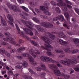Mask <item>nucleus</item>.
<instances>
[{
	"instance_id": "f257e3e1",
	"label": "nucleus",
	"mask_w": 79,
	"mask_h": 79,
	"mask_svg": "<svg viewBox=\"0 0 79 79\" xmlns=\"http://www.w3.org/2000/svg\"><path fill=\"white\" fill-rule=\"evenodd\" d=\"M46 36L47 37H41V39H43V40H44L45 43L44 44L45 46L48 48H46V50L48 51H52V50L53 49V47L52 46L50 45V44H52V41L50 40V39L48 38H51V39L54 40L55 39V35L51 34L49 32H47L46 33Z\"/></svg>"
},
{
	"instance_id": "f03ea898",
	"label": "nucleus",
	"mask_w": 79,
	"mask_h": 79,
	"mask_svg": "<svg viewBox=\"0 0 79 79\" xmlns=\"http://www.w3.org/2000/svg\"><path fill=\"white\" fill-rule=\"evenodd\" d=\"M22 55L23 56H24V57H28L30 63L33 65L35 66V65H37V63L34 61V59L33 58V57L31 56H29V54H22Z\"/></svg>"
},
{
	"instance_id": "7ed1b4c3",
	"label": "nucleus",
	"mask_w": 79,
	"mask_h": 79,
	"mask_svg": "<svg viewBox=\"0 0 79 79\" xmlns=\"http://www.w3.org/2000/svg\"><path fill=\"white\" fill-rule=\"evenodd\" d=\"M30 54L32 55V56H33V57L35 58L36 57V55L37 54H40V53L39 52L37 51H35L34 52V50L31 49L30 50L29 52Z\"/></svg>"
},
{
	"instance_id": "20e7f679",
	"label": "nucleus",
	"mask_w": 79,
	"mask_h": 79,
	"mask_svg": "<svg viewBox=\"0 0 79 79\" xmlns=\"http://www.w3.org/2000/svg\"><path fill=\"white\" fill-rule=\"evenodd\" d=\"M57 5V6H61L62 10H63V11H67L68 9L66 7L63 8V6L66 5L65 3H63L62 2H60L58 3Z\"/></svg>"
},
{
	"instance_id": "39448f33",
	"label": "nucleus",
	"mask_w": 79,
	"mask_h": 79,
	"mask_svg": "<svg viewBox=\"0 0 79 79\" xmlns=\"http://www.w3.org/2000/svg\"><path fill=\"white\" fill-rule=\"evenodd\" d=\"M65 51L67 53H76L79 52V50L77 49H75V50H72L69 49H65Z\"/></svg>"
},
{
	"instance_id": "423d86ee",
	"label": "nucleus",
	"mask_w": 79,
	"mask_h": 79,
	"mask_svg": "<svg viewBox=\"0 0 79 79\" xmlns=\"http://www.w3.org/2000/svg\"><path fill=\"white\" fill-rule=\"evenodd\" d=\"M3 40L5 41H8L10 43H11V44H15V42L13 41V39L10 37H9V36L7 37L6 39L5 38H3Z\"/></svg>"
},
{
	"instance_id": "0eeeda50",
	"label": "nucleus",
	"mask_w": 79,
	"mask_h": 79,
	"mask_svg": "<svg viewBox=\"0 0 79 79\" xmlns=\"http://www.w3.org/2000/svg\"><path fill=\"white\" fill-rule=\"evenodd\" d=\"M22 21L23 23H24L25 24V25H26V26L28 27H29V28H30V29H33V28L31 27H30L29 26L27 25V24H29V25H30V26H32V23L31 22L28 21L27 22H26L25 23V21H24V20H23Z\"/></svg>"
},
{
	"instance_id": "6e6552de",
	"label": "nucleus",
	"mask_w": 79,
	"mask_h": 79,
	"mask_svg": "<svg viewBox=\"0 0 79 79\" xmlns=\"http://www.w3.org/2000/svg\"><path fill=\"white\" fill-rule=\"evenodd\" d=\"M58 19H59V20H60L62 21H64L65 20L64 19V18L63 17V16L62 15H60L58 16V17L55 18L53 19V20L54 21H57Z\"/></svg>"
},
{
	"instance_id": "1a4fd4ad",
	"label": "nucleus",
	"mask_w": 79,
	"mask_h": 79,
	"mask_svg": "<svg viewBox=\"0 0 79 79\" xmlns=\"http://www.w3.org/2000/svg\"><path fill=\"white\" fill-rule=\"evenodd\" d=\"M57 41L58 43L60 44L61 45H66L68 44V42H66L63 40L60 39H58L57 40Z\"/></svg>"
},
{
	"instance_id": "9d476101",
	"label": "nucleus",
	"mask_w": 79,
	"mask_h": 79,
	"mask_svg": "<svg viewBox=\"0 0 79 79\" xmlns=\"http://www.w3.org/2000/svg\"><path fill=\"white\" fill-rule=\"evenodd\" d=\"M0 53H5V55H6L8 57H10V54L7 52H5V49L4 48H1L0 50Z\"/></svg>"
},
{
	"instance_id": "9b49d317",
	"label": "nucleus",
	"mask_w": 79,
	"mask_h": 79,
	"mask_svg": "<svg viewBox=\"0 0 79 79\" xmlns=\"http://www.w3.org/2000/svg\"><path fill=\"white\" fill-rule=\"evenodd\" d=\"M7 6L10 9V10H13L15 12H16L17 11H18V9L16 8V7H13L11 6V5L10 3H7L6 4Z\"/></svg>"
},
{
	"instance_id": "f8f14e48",
	"label": "nucleus",
	"mask_w": 79,
	"mask_h": 79,
	"mask_svg": "<svg viewBox=\"0 0 79 79\" xmlns=\"http://www.w3.org/2000/svg\"><path fill=\"white\" fill-rule=\"evenodd\" d=\"M23 30L25 31V32L26 33V34H29V35H33V33H32V31L30 30L27 28H25V30H24V29H23Z\"/></svg>"
},
{
	"instance_id": "ddd939ff",
	"label": "nucleus",
	"mask_w": 79,
	"mask_h": 79,
	"mask_svg": "<svg viewBox=\"0 0 79 79\" xmlns=\"http://www.w3.org/2000/svg\"><path fill=\"white\" fill-rule=\"evenodd\" d=\"M42 25L43 26L45 27H47V28H48V27H53V25L51 24L50 26V24H48V23L45 22H43L42 24Z\"/></svg>"
},
{
	"instance_id": "4468645a",
	"label": "nucleus",
	"mask_w": 79,
	"mask_h": 79,
	"mask_svg": "<svg viewBox=\"0 0 79 79\" xmlns=\"http://www.w3.org/2000/svg\"><path fill=\"white\" fill-rule=\"evenodd\" d=\"M53 72L55 74H56V75L61 76L62 73H61L59 70L55 69L54 71Z\"/></svg>"
},
{
	"instance_id": "2eb2a0df",
	"label": "nucleus",
	"mask_w": 79,
	"mask_h": 79,
	"mask_svg": "<svg viewBox=\"0 0 79 79\" xmlns=\"http://www.w3.org/2000/svg\"><path fill=\"white\" fill-rule=\"evenodd\" d=\"M46 62L48 63H51V62H52L53 63H55L56 62V61L53 60V59H52V58L47 57V59Z\"/></svg>"
},
{
	"instance_id": "dca6fc26",
	"label": "nucleus",
	"mask_w": 79,
	"mask_h": 79,
	"mask_svg": "<svg viewBox=\"0 0 79 79\" xmlns=\"http://www.w3.org/2000/svg\"><path fill=\"white\" fill-rule=\"evenodd\" d=\"M72 39L73 40V42L77 46H79V39L74 38H73Z\"/></svg>"
},
{
	"instance_id": "f3484780",
	"label": "nucleus",
	"mask_w": 79,
	"mask_h": 79,
	"mask_svg": "<svg viewBox=\"0 0 79 79\" xmlns=\"http://www.w3.org/2000/svg\"><path fill=\"white\" fill-rule=\"evenodd\" d=\"M47 56H42L40 57V60L42 61H45L46 62V61H47Z\"/></svg>"
},
{
	"instance_id": "a211bd4d",
	"label": "nucleus",
	"mask_w": 79,
	"mask_h": 79,
	"mask_svg": "<svg viewBox=\"0 0 79 79\" xmlns=\"http://www.w3.org/2000/svg\"><path fill=\"white\" fill-rule=\"evenodd\" d=\"M49 67L51 69H58V68L56 65L54 64H49Z\"/></svg>"
},
{
	"instance_id": "6ab92c4d",
	"label": "nucleus",
	"mask_w": 79,
	"mask_h": 79,
	"mask_svg": "<svg viewBox=\"0 0 79 79\" xmlns=\"http://www.w3.org/2000/svg\"><path fill=\"white\" fill-rule=\"evenodd\" d=\"M61 76H63V77H64V78L67 79H69V77H70L69 75L63 73H62Z\"/></svg>"
},
{
	"instance_id": "aec40b11",
	"label": "nucleus",
	"mask_w": 79,
	"mask_h": 79,
	"mask_svg": "<svg viewBox=\"0 0 79 79\" xmlns=\"http://www.w3.org/2000/svg\"><path fill=\"white\" fill-rule=\"evenodd\" d=\"M7 18L9 19V21L11 22L13 21V17L10 15H7Z\"/></svg>"
},
{
	"instance_id": "412c9836",
	"label": "nucleus",
	"mask_w": 79,
	"mask_h": 79,
	"mask_svg": "<svg viewBox=\"0 0 79 79\" xmlns=\"http://www.w3.org/2000/svg\"><path fill=\"white\" fill-rule=\"evenodd\" d=\"M69 61L73 64H76L77 63V61L76 60H74L72 59H69Z\"/></svg>"
},
{
	"instance_id": "4be33fe9",
	"label": "nucleus",
	"mask_w": 79,
	"mask_h": 79,
	"mask_svg": "<svg viewBox=\"0 0 79 79\" xmlns=\"http://www.w3.org/2000/svg\"><path fill=\"white\" fill-rule=\"evenodd\" d=\"M1 23L3 26H5L6 25V22L5 20H3L2 18H1Z\"/></svg>"
},
{
	"instance_id": "5701e85b",
	"label": "nucleus",
	"mask_w": 79,
	"mask_h": 79,
	"mask_svg": "<svg viewBox=\"0 0 79 79\" xmlns=\"http://www.w3.org/2000/svg\"><path fill=\"white\" fill-rule=\"evenodd\" d=\"M58 34V37H61V38H65V37H66V36L63 33H59Z\"/></svg>"
},
{
	"instance_id": "b1692460",
	"label": "nucleus",
	"mask_w": 79,
	"mask_h": 79,
	"mask_svg": "<svg viewBox=\"0 0 79 79\" xmlns=\"http://www.w3.org/2000/svg\"><path fill=\"white\" fill-rule=\"evenodd\" d=\"M35 27L37 29H38V30H39L40 32H42V31H44V29L42 28L41 29L39 25H36Z\"/></svg>"
},
{
	"instance_id": "393cba45",
	"label": "nucleus",
	"mask_w": 79,
	"mask_h": 79,
	"mask_svg": "<svg viewBox=\"0 0 79 79\" xmlns=\"http://www.w3.org/2000/svg\"><path fill=\"white\" fill-rule=\"evenodd\" d=\"M22 66L24 68L27 67V66H28L27 62L26 61H23L22 64Z\"/></svg>"
},
{
	"instance_id": "a878e982",
	"label": "nucleus",
	"mask_w": 79,
	"mask_h": 79,
	"mask_svg": "<svg viewBox=\"0 0 79 79\" xmlns=\"http://www.w3.org/2000/svg\"><path fill=\"white\" fill-rule=\"evenodd\" d=\"M25 48L24 47L20 48L17 50V52H23V51L25 50Z\"/></svg>"
},
{
	"instance_id": "bb28decb",
	"label": "nucleus",
	"mask_w": 79,
	"mask_h": 79,
	"mask_svg": "<svg viewBox=\"0 0 79 79\" xmlns=\"http://www.w3.org/2000/svg\"><path fill=\"white\" fill-rule=\"evenodd\" d=\"M55 51L57 53H61L63 52V50L60 49H56L55 50Z\"/></svg>"
},
{
	"instance_id": "cd10ccee",
	"label": "nucleus",
	"mask_w": 79,
	"mask_h": 79,
	"mask_svg": "<svg viewBox=\"0 0 79 79\" xmlns=\"http://www.w3.org/2000/svg\"><path fill=\"white\" fill-rule=\"evenodd\" d=\"M33 20L34 21L35 23H40V21L38 20L36 18L34 17L33 18Z\"/></svg>"
},
{
	"instance_id": "c85d7f7f",
	"label": "nucleus",
	"mask_w": 79,
	"mask_h": 79,
	"mask_svg": "<svg viewBox=\"0 0 79 79\" xmlns=\"http://www.w3.org/2000/svg\"><path fill=\"white\" fill-rule=\"evenodd\" d=\"M40 65L41 66L42 68H43V70H45V69H46V67H45L44 64L42 63Z\"/></svg>"
},
{
	"instance_id": "c756f323",
	"label": "nucleus",
	"mask_w": 79,
	"mask_h": 79,
	"mask_svg": "<svg viewBox=\"0 0 79 79\" xmlns=\"http://www.w3.org/2000/svg\"><path fill=\"white\" fill-rule=\"evenodd\" d=\"M55 10L56 12H57V13H60V12H61V10H60V8L58 7L56 8Z\"/></svg>"
},
{
	"instance_id": "7c9ffc66",
	"label": "nucleus",
	"mask_w": 79,
	"mask_h": 79,
	"mask_svg": "<svg viewBox=\"0 0 79 79\" xmlns=\"http://www.w3.org/2000/svg\"><path fill=\"white\" fill-rule=\"evenodd\" d=\"M44 14H45V15H51V14L48 11H47L45 10H44Z\"/></svg>"
},
{
	"instance_id": "2f4dec72",
	"label": "nucleus",
	"mask_w": 79,
	"mask_h": 79,
	"mask_svg": "<svg viewBox=\"0 0 79 79\" xmlns=\"http://www.w3.org/2000/svg\"><path fill=\"white\" fill-rule=\"evenodd\" d=\"M65 64L67 66H69L70 65H71V63H70V62H69L67 60L65 61V64Z\"/></svg>"
},
{
	"instance_id": "473e14b6",
	"label": "nucleus",
	"mask_w": 79,
	"mask_h": 79,
	"mask_svg": "<svg viewBox=\"0 0 79 79\" xmlns=\"http://www.w3.org/2000/svg\"><path fill=\"white\" fill-rule=\"evenodd\" d=\"M31 43L33 45H34L35 46H37V43H36V42H35L34 41L31 40Z\"/></svg>"
},
{
	"instance_id": "72a5a7b5",
	"label": "nucleus",
	"mask_w": 79,
	"mask_h": 79,
	"mask_svg": "<svg viewBox=\"0 0 79 79\" xmlns=\"http://www.w3.org/2000/svg\"><path fill=\"white\" fill-rule=\"evenodd\" d=\"M21 7L23 9V10H25L27 12H29V10H28V9L27 8L24 6H21Z\"/></svg>"
},
{
	"instance_id": "f704fd0d",
	"label": "nucleus",
	"mask_w": 79,
	"mask_h": 79,
	"mask_svg": "<svg viewBox=\"0 0 79 79\" xmlns=\"http://www.w3.org/2000/svg\"><path fill=\"white\" fill-rule=\"evenodd\" d=\"M35 69L38 71H41L42 70V68L40 67H37L35 68Z\"/></svg>"
},
{
	"instance_id": "c9c22d12",
	"label": "nucleus",
	"mask_w": 79,
	"mask_h": 79,
	"mask_svg": "<svg viewBox=\"0 0 79 79\" xmlns=\"http://www.w3.org/2000/svg\"><path fill=\"white\" fill-rule=\"evenodd\" d=\"M15 68L18 69H21V68H22V66H20V65H19V64L18 65H16Z\"/></svg>"
},
{
	"instance_id": "e433bc0d",
	"label": "nucleus",
	"mask_w": 79,
	"mask_h": 79,
	"mask_svg": "<svg viewBox=\"0 0 79 79\" xmlns=\"http://www.w3.org/2000/svg\"><path fill=\"white\" fill-rule=\"evenodd\" d=\"M64 15L65 17L67 19V20H68V18H69V14L68 13H64Z\"/></svg>"
},
{
	"instance_id": "4c0bfd02",
	"label": "nucleus",
	"mask_w": 79,
	"mask_h": 79,
	"mask_svg": "<svg viewBox=\"0 0 79 79\" xmlns=\"http://www.w3.org/2000/svg\"><path fill=\"white\" fill-rule=\"evenodd\" d=\"M28 70L29 71V72L31 73L32 74H35V73L34 72H33V71L32 70V69H29Z\"/></svg>"
},
{
	"instance_id": "58836bf2",
	"label": "nucleus",
	"mask_w": 79,
	"mask_h": 79,
	"mask_svg": "<svg viewBox=\"0 0 79 79\" xmlns=\"http://www.w3.org/2000/svg\"><path fill=\"white\" fill-rule=\"evenodd\" d=\"M55 63V64H56L58 67H59V68H61V67H62V65L61 64H59V63H58V62H56V61Z\"/></svg>"
},
{
	"instance_id": "ea45409f",
	"label": "nucleus",
	"mask_w": 79,
	"mask_h": 79,
	"mask_svg": "<svg viewBox=\"0 0 79 79\" xmlns=\"http://www.w3.org/2000/svg\"><path fill=\"white\" fill-rule=\"evenodd\" d=\"M40 8L41 10H42L43 11H44V10H45V7H44L43 6H40Z\"/></svg>"
},
{
	"instance_id": "a19ab883",
	"label": "nucleus",
	"mask_w": 79,
	"mask_h": 79,
	"mask_svg": "<svg viewBox=\"0 0 79 79\" xmlns=\"http://www.w3.org/2000/svg\"><path fill=\"white\" fill-rule=\"evenodd\" d=\"M74 69L76 71H77V72L79 71V67H77L76 68H74Z\"/></svg>"
},
{
	"instance_id": "79ce46f5",
	"label": "nucleus",
	"mask_w": 79,
	"mask_h": 79,
	"mask_svg": "<svg viewBox=\"0 0 79 79\" xmlns=\"http://www.w3.org/2000/svg\"><path fill=\"white\" fill-rule=\"evenodd\" d=\"M51 3L53 6H56V3L55 2L53 1H52L51 2Z\"/></svg>"
},
{
	"instance_id": "37998d69",
	"label": "nucleus",
	"mask_w": 79,
	"mask_h": 79,
	"mask_svg": "<svg viewBox=\"0 0 79 79\" xmlns=\"http://www.w3.org/2000/svg\"><path fill=\"white\" fill-rule=\"evenodd\" d=\"M8 75H11L12 74H13V71H9L8 72Z\"/></svg>"
},
{
	"instance_id": "c03bdc74",
	"label": "nucleus",
	"mask_w": 79,
	"mask_h": 79,
	"mask_svg": "<svg viewBox=\"0 0 79 79\" xmlns=\"http://www.w3.org/2000/svg\"><path fill=\"white\" fill-rule=\"evenodd\" d=\"M69 71H71L70 73V74H72V73H73V72H74V70H73V69H72V68H70L69 69Z\"/></svg>"
},
{
	"instance_id": "a18cd8bd",
	"label": "nucleus",
	"mask_w": 79,
	"mask_h": 79,
	"mask_svg": "<svg viewBox=\"0 0 79 79\" xmlns=\"http://www.w3.org/2000/svg\"><path fill=\"white\" fill-rule=\"evenodd\" d=\"M60 63H61V64H64L65 63V61H64L63 60H61L60 61Z\"/></svg>"
},
{
	"instance_id": "49530a36",
	"label": "nucleus",
	"mask_w": 79,
	"mask_h": 79,
	"mask_svg": "<svg viewBox=\"0 0 79 79\" xmlns=\"http://www.w3.org/2000/svg\"><path fill=\"white\" fill-rule=\"evenodd\" d=\"M52 54V52H51L48 51L47 52V54L48 56H50L51 55V54Z\"/></svg>"
},
{
	"instance_id": "de8ad7c7",
	"label": "nucleus",
	"mask_w": 79,
	"mask_h": 79,
	"mask_svg": "<svg viewBox=\"0 0 79 79\" xmlns=\"http://www.w3.org/2000/svg\"><path fill=\"white\" fill-rule=\"evenodd\" d=\"M18 2L20 3H24V0H17Z\"/></svg>"
},
{
	"instance_id": "09e8293b",
	"label": "nucleus",
	"mask_w": 79,
	"mask_h": 79,
	"mask_svg": "<svg viewBox=\"0 0 79 79\" xmlns=\"http://www.w3.org/2000/svg\"><path fill=\"white\" fill-rule=\"evenodd\" d=\"M29 8L30 9V10H31V11L33 12V13H34L35 15H36V14H35V13L34 11V10H33V9L31 8L30 7H29Z\"/></svg>"
},
{
	"instance_id": "8fccbe9b",
	"label": "nucleus",
	"mask_w": 79,
	"mask_h": 79,
	"mask_svg": "<svg viewBox=\"0 0 79 79\" xmlns=\"http://www.w3.org/2000/svg\"><path fill=\"white\" fill-rule=\"evenodd\" d=\"M75 11L77 13L79 16V10L77 9H75Z\"/></svg>"
},
{
	"instance_id": "3c124183",
	"label": "nucleus",
	"mask_w": 79,
	"mask_h": 79,
	"mask_svg": "<svg viewBox=\"0 0 79 79\" xmlns=\"http://www.w3.org/2000/svg\"><path fill=\"white\" fill-rule=\"evenodd\" d=\"M66 3H68L69 4H70V5L72 4L71 3V2L68 1V0H66Z\"/></svg>"
},
{
	"instance_id": "603ef678",
	"label": "nucleus",
	"mask_w": 79,
	"mask_h": 79,
	"mask_svg": "<svg viewBox=\"0 0 79 79\" xmlns=\"http://www.w3.org/2000/svg\"><path fill=\"white\" fill-rule=\"evenodd\" d=\"M9 23L10 24V26H12V27H14V25L13 24V23L10 22V21H9Z\"/></svg>"
},
{
	"instance_id": "864d4df0",
	"label": "nucleus",
	"mask_w": 79,
	"mask_h": 79,
	"mask_svg": "<svg viewBox=\"0 0 79 79\" xmlns=\"http://www.w3.org/2000/svg\"><path fill=\"white\" fill-rule=\"evenodd\" d=\"M10 52L11 53H14V52H15V50L13 49H11L10 51Z\"/></svg>"
},
{
	"instance_id": "5fc2aeb1",
	"label": "nucleus",
	"mask_w": 79,
	"mask_h": 79,
	"mask_svg": "<svg viewBox=\"0 0 79 79\" xmlns=\"http://www.w3.org/2000/svg\"><path fill=\"white\" fill-rule=\"evenodd\" d=\"M40 17L41 18H44L45 19H47V16H43V15H41Z\"/></svg>"
},
{
	"instance_id": "6e6d98bb",
	"label": "nucleus",
	"mask_w": 79,
	"mask_h": 79,
	"mask_svg": "<svg viewBox=\"0 0 79 79\" xmlns=\"http://www.w3.org/2000/svg\"><path fill=\"white\" fill-rule=\"evenodd\" d=\"M64 56V55H60L58 56V57H60V58H63Z\"/></svg>"
},
{
	"instance_id": "4d7b16f0",
	"label": "nucleus",
	"mask_w": 79,
	"mask_h": 79,
	"mask_svg": "<svg viewBox=\"0 0 79 79\" xmlns=\"http://www.w3.org/2000/svg\"><path fill=\"white\" fill-rule=\"evenodd\" d=\"M15 26L17 29L19 31H20V29H19V27L17 25L15 24Z\"/></svg>"
},
{
	"instance_id": "13d9d810",
	"label": "nucleus",
	"mask_w": 79,
	"mask_h": 79,
	"mask_svg": "<svg viewBox=\"0 0 79 79\" xmlns=\"http://www.w3.org/2000/svg\"><path fill=\"white\" fill-rule=\"evenodd\" d=\"M67 6L68 8H72V6L69 5H67Z\"/></svg>"
},
{
	"instance_id": "bf43d9fd",
	"label": "nucleus",
	"mask_w": 79,
	"mask_h": 79,
	"mask_svg": "<svg viewBox=\"0 0 79 79\" xmlns=\"http://www.w3.org/2000/svg\"><path fill=\"white\" fill-rule=\"evenodd\" d=\"M17 58L19 59H21L22 58V56H17Z\"/></svg>"
},
{
	"instance_id": "052dcab7",
	"label": "nucleus",
	"mask_w": 79,
	"mask_h": 79,
	"mask_svg": "<svg viewBox=\"0 0 79 79\" xmlns=\"http://www.w3.org/2000/svg\"><path fill=\"white\" fill-rule=\"evenodd\" d=\"M1 45H8V44H6V43L2 42Z\"/></svg>"
},
{
	"instance_id": "680f3d73",
	"label": "nucleus",
	"mask_w": 79,
	"mask_h": 79,
	"mask_svg": "<svg viewBox=\"0 0 79 79\" xmlns=\"http://www.w3.org/2000/svg\"><path fill=\"white\" fill-rule=\"evenodd\" d=\"M5 35H10V33L7 32H5Z\"/></svg>"
},
{
	"instance_id": "e2e57ef3",
	"label": "nucleus",
	"mask_w": 79,
	"mask_h": 79,
	"mask_svg": "<svg viewBox=\"0 0 79 79\" xmlns=\"http://www.w3.org/2000/svg\"><path fill=\"white\" fill-rule=\"evenodd\" d=\"M30 4L32 6H33V5H34V2H30Z\"/></svg>"
},
{
	"instance_id": "0e129e2a",
	"label": "nucleus",
	"mask_w": 79,
	"mask_h": 79,
	"mask_svg": "<svg viewBox=\"0 0 79 79\" xmlns=\"http://www.w3.org/2000/svg\"><path fill=\"white\" fill-rule=\"evenodd\" d=\"M35 11L37 12V13H39V10L37 9H35Z\"/></svg>"
},
{
	"instance_id": "69168bd1",
	"label": "nucleus",
	"mask_w": 79,
	"mask_h": 79,
	"mask_svg": "<svg viewBox=\"0 0 79 79\" xmlns=\"http://www.w3.org/2000/svg\"><path fill=\"white\" fill-rule=\"evenodd\" d=\"M2 65V66H4V67H5V66H6V63H4V64H3V63H2V64H1Z\"/></svg>"
},
{
	"instance_id": "338daca9",
	"label": "nucleus",
	"mask_w": 79,
	"mask_h": 79,
	"mask_svg": "<svg viewBox=\"0 0 79 79\" xmlns=\"http://www.w3.org/2000/svg\"><path fill=\"white\" fill-rule=\"evenodd\" d=\"M51 57H54L55 56V55L54 54H51V55L50 56Z\"/></svg>"
},
{
	"instance_id": "774afa93",
	"label": "nucleus",
	"mask_w": 79,
	"mask_h": 79,
	"mask_svg": "<svg viewBox=\"0 0 79 79\" xmlns=\"http://www.w3.org/2000/svg\"><path fill=\"white\" fill-rule=\"evenodd\" d=\"M19 43H21L23 42V40H19Z\"/></svg>"
}]
</instances>
